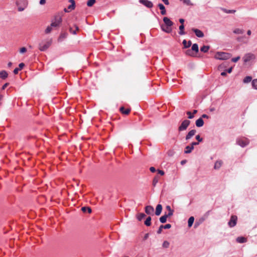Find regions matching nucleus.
I'll use <instances>...</instances> for the list:
<instances>
[{"label": "nucleus", "mask_w": 257, "mask_h": 257, "mask_svg": "<svg viewBox=\"0 0 257 257\" xmlns=\"http://www.w3.org/2000/svg\"><path fill=\"white\" fill-rule=\"evenodd\" d=\"M161 29L164 32H165L167 33H170L172 31L171 27L165 26L163 25L161 26Z\"/></svg>", "instance_id": "obj_12"}, {"label": "nucleus", "mask_w": 257, "mask_h": 257, "mask_svg": "<svg viewBox=\"0 0 257 257\" xmlns=\"http://www.w3.org/2000/svg\"><path fill=\"white\" fill-rule=\"evenodd\" d=\"M62 22V17L59 15H56L54 19L52 21L50 26L53 28L59 27Z\"/></svg>", "instance_id": "obj_1"}, {"label": "nucleus", "mask_w": 257, "mask_h": 257, "mask_svg": "<svg viewBox=\"0 0 257 257\" xmlns=\"http://www.w3.org/2000/svg\"><path fill=\"white\" fill-rule=\"evenodd\" d=\"M168 217V216L167 215V214H165L160 218V221L162 223H164L167 221Z\"/></svg>", "instance_id": "obj_22"}, {"label": "nucleus", "mask_w": 257, "mask_h": 257, "mask_svg": "<svg viewBox=\"0 0 257 257\" xmlns=\"http://www.w3.org/2000/svg\"><path fill=\"white\" fill-rule=\"evenodd\" d=\"M196 139L198 141V143L202 142L203 140L202 138L199 135L196 136Z\"/></svg>", "instance_id": "obj_47"}, {"label": "nucleus", "mask_w": 257, "mask_h": 257, "mask_svg": "<svg viewBox=\"0 0 257 257\" xmlns=\"http://www.w3.org/2000/svg\"><path fill=\"white\" fill-rule=\"evenodd\" d=\"M183 44L184 47L185 48H187L189 47L191 45L192 43H191V41H189L188 42H187L186 40H184L183 41Z\"/></svg>", "instance_id": "obj_23"}, {"label": "nucleus", "mask_w": 257, "mask_h": 257, "mask_svg": "<svg viewBox=\"0 0 257 257\" xmlns=\"http://www.w3.org/2000/svg\"><path fill=\"white\" fill-rule=\"evenodd\" d=\"M173 212L174 211L171 209L169 211V213L168 214H167V215L168 216V217H170V216H171L173 215Z\"/></svg>", "instance_id": "obj_48"}, {"label": "nucleus", "mask_w": 257, "mask_h": 257, "mask_svg": "<svg viewBox=\"0 0 257 257\" xmlns=\"http://www.w3.org/2000/svg\"><path fill=\"white\" fill-rule=\"evenodd\" d=\"M196 133V131L195 130H192L189 131L186 136V140H188L190 139L193 136L195 135Z\"/></svg>", "instance_id": "obj_11"}, {"label": "nucleus", "mask_w": 257, "mask_h": 257, "mask_svg": "<svg viewBox=\"0 0 257 257\" xmlns=\"http://www.w3.org/2000/svg\"><path fill=\"white\" fill-rule=\"evenodd\" d=\"M239 59H240L239 56L236 57L235 58H233L231 59V62L236 63Z\"/></svg>", "instance_id": "obj_44"}, {"label": "nucleus", "mask_w": 257, "mask_h": 257, "mask_svg": "<svg viewBox=\"0 0 257 257\" xmlns=\"http://www.w3.org/2000/svg\"><path fill=\"white\" fill-rule=\"evenodd\" d=\"M231 55L225 52H218L215 55V58L219 60H227L230 59Z\"/></svg>", "instance_id": "obj_2"}, {"label": "nucleus", "mask_w": 257, "mask_h": 257, "mask_svg": "<svg viewBox=\"0 0 257 257\" xmlns=\"http://www.w3.org/2000/svg\"><path fill=\"white\" fill-rule=\"evenodd\" d=\"M232 70V67H231L229 68V69H228L227 70V72L228 73H231V72Z\"/></svg>", "instance_id": "obj_56"}, {"label": "nucleus", "mask_w": 257, "mask_h": 257, "mask_svg": "<svg viewBox=\"0 0 257 257\" xmlns=\"http://www.w3.org/2000/svg\"><path fill=\"white\" fill-rule=\"evenodd\" d=\"M202 117L203 118H208V116L205 114H204L202 115Z\"/></svg>", "instance_id": "obj_60"}, {"label": "nucleus", "mask_w": 257, "mask_h": 257, "mask_svg": "<svg viewBox=\"0 0 257 257\" xmlns=\"http://www.w3.org/2000/svg\"><path fill=\"white\" fill-rule=\"evenodd\" d=\"M69 2L71 3V5L68 7L67 9L65 8L64 9V11L65 13H69L71 11L74 10L75 8V2L74 0H69Z\"/></svg>", "instance_id": "obj_6"}, {"label": "nucleus", "mask_w": 257, "mask_h": 257, "mask_svg": "<svg viewBox=\"0 0 257 257\" xmlns=\"http://www.w3.org/2000/svg\"><path fill=\"white\" fill-rule=\"evenodd\" d=\"M158 7L161 10V14L162 15H165L166 14V11L165 8L163 4H158Z\"/></svg>", "instance_id": "obj_18"}, {"label": "nucleus", "mask_w": 257, "mask_h": 257, "mask_svg": "<svg viewBox=\"0 0 257 257\" xmlns=\"http://www.w3.org/2000/svg\"><path fill=\"white\" fill-rule=\"evenodd\" d=\"M46 3V0H40V4L41 5H44Z\"/></svg>", "instance_id": "obj_55"}, {"label": "nucleus", "mask_w": 257, "mask_h": 257, "mask_svg": "<svg viewBox=\"0 0 257 257\" xmlns=\"http://www.w3.org/2000/svg\"><path fill=\"white\" fill-rule=\"evenodd\" d=\"M184 26L183 24L181 25L179 27V30H180V31H179V34L181 35H184L185 34V32L184 31Z\"/></svg>", "instance_id": "obj_30"}, {"label": "nucleus", "mask_w": 257, "mask_h": 257, "mask_svg": "<svg viewBox=\"0 0 257 257\" xmlns=\"http://www.w3.org/2000/svg\"><path fill=\"white\" fill-rule=\"evenodd\" d=\"M151 217L149 216L147 218L144 223L147 226H150L151 225Z\"/></svg>", "instance_id": "obj_27"}, {"label": "nucleus", "mask_w": 257, "mask_h": 257, "mask_svg": "<svg viewBox=\"0 0 257 257\" xmlns=\"http://www.w3.org/2000/svg\"><path fill=\"white\" fill-rule=\"evenodd\" d=\"M145 212L149 215H153L154 212V209L152 206H147L145 207Z\"/></svg>", "instance_id": "obj_8"}, {"label": "nucleus", "mask_w": 257, "mask_h": 257, "mask_svg": "<svg viewBox=\"0 0 257 257\" xmlns=\"http://www.w3.org/2000/svg\"><path fill=\"white\" fill-rule=\"evenodd\" d=\"M24 66L25 65H19V67L16 68L14 69V74H18L19 71H20L23 69Z\"/></svg>", "instance_id": "obj_28"}, {"label": "nucleus", "mask_w": 257, "mask_h": 257, "mask_svg": "<svg viewBox=\"0 0 257 257\" xmlns=\"http://www.w3.org/2000/svg\"><path fill=\"white\" fill-rule=\"evenodd\" d=\"M192 150L191 149V148H190V146H187L185 148V153H186V154L190 153L192 152Z\"/></svg>", "instance_id": "obj_38"}, {"label": "nucleus", "mask_w": 257, "mask_h": 257, "mask_svg": "<svg viewBox=\"0 0 257 257\" xmlns=\"http://www.w3.org/2000/svg\"><path fill=\"white\" fill-rule=\"evenodd\" d=\"M237 217L235 215H232L229 221L228 224L229 227H233L236 225L237 222Z\"/></svg>", "instance_id": "obj_7"}, {"label": "nucleus", "mask_w": 257, "mask_h": 257, "mask_svg": "<svg viewBox=\"0 0 257 257\" xmlns=\"http://www.w3.org/2000/svg\"><path fill=\"white\" fill-rule=\"evenodd\" d=\"M234 33L237 34H241L243 33V31L242 30L239 29H235L233 31Z\"/></svg>", "instance_id": "obj_36"}, {"label": "nucleus", "mask_w": 257, "mask_h": 257, "mask_svg": "<svg viewBox=\"0 0 257 257\" xmlns=\"http://www.w3.org/2000/svg\"><path fill=\"white\" fill-rule=\"evenodd\" d=\"M209 49V46H203L200 49L201 51L203 52H207Z\"/></svg>", "instance_id": "obj_32"}, {"label": "nucleus", "mask_w": 257, "mask_h": 257, "mask_svg": "<svg viewBox=\"0 0 257 257\" xmlns=\"http://www.w3.org/2000/svg\"><path fill=\"white\" fill-rule=\"evenodd\" d=\"M236 241L238 243H244L247 241V239L244 237L240 236L236 238Z\"/></svg>", "instance_id": "obj_20"}, {"label": "nucleus", "mask_w": 257, "mask_h": 257, "mask_svg": "<svg viewBox=\"0 0 257 257\" xmlns=\"http://www.w3.org/2000/svg\"><path fill=\"white\" fill-rule=\"evenodd\" d=\"M199 144V143L198 142H192L191 143V145H193V146H195V145H197Z\"/></svg>", "instance_id": "obj_59"}, {"label": "nucleus", "mask_w": 257, "mask_h": 257, "mask_svg": "<svg viewBox=\"0 0 257 257\" xmlns=\"http://www.w3.org/2000/svg\"><path fill=\"white\" fill-rule=\"evenodd\" d=\"M194 221V218L193 216H191L188 221V226L189 227H190L192 226V224Z\"/></svg>", "instance_id": "obj_25"}, {"label": "nucleus", "mask_w": 257, "mask_h": 257, "mask_svg": "<svg viewBox=\"0 0 257 257\" xmlns=\"http://www.w3.org/2000/svg\"><path fill=\"white\" fill-rule=\"evenodd\" d=\"M146 217L145 214L144 213H140L137 214V218L138 220L141 221Z\"/></svg>", "instance_id": "obj_26"}, {"label": "nucleus", "mask_w": 257, "mask_h": 257, "mask_svg": "<svg viewBox=\"0 0 257 257\" xmlns=\"http://www.w3.org/2000/svg\"><path fill=\"white\" fill-rule=\"evenodd\" d=\"M186 54L189 56H193L194 55V53L193 52V51L191 49H189L186 51Z\"/></svg>", "instance_id": "obj_40"}, {"label": "nucleus", "mask_w": 257, "mask_h": 257, "mask_svg": "<svg viewBox=\"0 0 257 257\" xmlns=\"http://www.w3.org/2000/svg\"><path fill=\"white\" fill-rule=\"evenodd\" d=\"M179 22H180V23H181V24H182H182H183V23H184V19H180L179 20Z\"/></svg>", "instance_id": "obj_58"}, {"label": "nucleus", "mask_w": 257, "mask_h": 257, "mask_svg": "<svg viewBox=\"0 0 257 257\" xmlns=\"http://www.w3.org/2000/svg\"><path fill=\"white\" fill-rule=\"evenodd\" d=\"M187 114L188 115V118L192 119L194 117V115L192 114L190 111H187Z\"/></svg>", "instance_id": "obj_45"}, {"label": "nucleus", "mask_w": 257, "mask_h": 257, "mask_svg": "<svg viewBox=\"0 0 257 257\" xmlns=\"http://www.w3.org/2000/svg\"><path fill=\"white\" fill-rule=\"evenodd\" d=\"M81 210L83 212H85L87 211L89 213H90L91 212V209L89 207H83L81 208Z\"/></svg>", "instance_id": "obj_29"}, {"label": "nucleus", "mask_w": 257, "mask_h": 257, "mask_svg": "<svg viewBox=\"0 0 257 257\" xmlns=\"http://www.w3.org/2000/svg\"><path fill=\"white\" fill-rule=\"evenodd\" d=\"M119 110L122 114H126V115L128 114L131 111V109H130V108L125 109L124 107H121L119 108Z\"/></svg>", "instance_id": "obj_17"}, {"label": "nucleus", "mask_w": 257, "mask_h": 257, "mask_svg": "<svg viewBox=\"0 0 257 257\" xmlns=\"http://www.w3.org/2000/svg\"><path fill=\"white\" fill-rule=\"evenodd\" d=\"M140 2L149 8H151L153 6V3L148 0H140Z\"/></svg>", "instance_id": "obj_9"}, {"label": "nucleus", "mask_w": 257, "mask_h": 257, "mask_svg": "<svg viewBox=\"0 0 257 257\" xmlns=\"http://www.w3.org/2000/svg\"><path fill=\"white\" fill-rule=\"evenodd\" d=\"M9 85V83H5L3 86H2V90H4L6 89V88Z\"/></svg>", "instance_id": "obj_52"}, {"label": "nucleus", "mask_w": 257, "mask_h": 257, "mask_svg": "<svg viewBox=\"0 0 257 257\" xmlns=\"http://www.w3.org/2000/svg\"><path fill=\"white\" fill-rule=\"evenodd\" d=\"M95 0H88L87 2V5L89 7H92L95 3Z\"/></svg>", "instance_id": "obj_33"}, {"label": "nucleus", "mask_w": 257, "mask_h": 257, "mask_svg": "<svg viewBox=\"0 0 257 257\" xmlns=\"http://www.w3.org/2000/svg\"><path fill=\"white\" fill-rule=\"evenodd\" d=\"M162 206L161 204H158L156 207V208L155 214L157 216L160 215L162 212Z\"/></svg>", "instance_id": "obj_15"}, {"label": "nucleus", "mask_w": 257, "mask_h": 257, "mask_svg": "<svg viewBox=\"0 0 257 257\" xmlns=\"http://www.w3.org/2000/svg\"><path fill=\"white\" fill-rule=\"evenodd\" d=\"M221 75L223 76H225L226 75V71H223L221 73Z\"/></svg>", "instance_id": "obj_57"}, {"label": "nucleus", "mask_w": 257, "mask_h": 257, "mask_svg": "<svg viewBox=\"0 0 257 257\" xmlns=\"http://www.w3.org/2000/svg\"><path fill=\"white\" fill-rule=\"evenodd\" d=\"M252 77L251 76H246L243 80L244 83H248L251 81Z\"/></svg>", "instance_id": "obj_31"}, {"label": "nucleus", "mask_w": 257, "mask_h": 257, "mask_svg": "<svg viewBox=\"0 0 257 257\" xmlns=\"http://www.w3.org/2000/svg\"><path fill=\"white\" fill-rule=\"evenodd\" d=\"M222 10L226 13H235L236 12L235 10H228V11L225 9H222Z\"/></svg>", "instance_id": "obj_42"}, {"label": "nucleus", "mask_w": 257, "mask_h": 257, "mask_svg": "<svg viewBox=\"0 0 257 257\" xmlns=\"http://www.w3.org/2000/svg\"><path fill=\"white\" fill-rule=\"evenodd\" d=\"M8 75V73L5 71L3 70L0 71V78L2 79H5L6 78H7Z\"/></svg>", "instance_id": "obj_19"}, {"label": "nucleus", "mask_w": 257, "mask_h": 257, "mask_svg": "<svg viewBox=\"0 0 257 257\" xmlns=\"http://www.w3.org/2000/svg\"><path fill=\"white\" fill-rule=\"evenodd\" d=\"M222 164V161H217L215 162L214 165V169H218L220 168Z\"/></svg>", "instance_id": "obj_21"}, {"label": "nucleus", "mask_w": 257, "mask_h": 257, "mask_svg": "<svg viewBox=\"0 0 257 257\" xmlns=\"http://www.w3.org/2000/svg\"><path fill=\"white\" fill-rule=\"evenodd\" d=\"M190 123V121L188 119H185L182 121L181 125L178 127V130L180 132L186 130Z\"/></svg>", "instance_id": "obj_4"}, {"label": "nucleus", "mask_w": 257, "mask_h": 257, "mask_svg": "<svg viewBox=\"0 0 257 257\" xmlns=\"http://www.w3.org/2000/svg\"><path fill=\"white\" fill-rule=\"evenodd\" d=\"M52 30V27L51 26H49L47 27V28L45 30V32L46 34L50 33Z\"/></svg>", "instance_id": "obj_37"}, {"label": "nucleus", "mask_w": 257, "mask_h": 257, "mask_svg": "<svg viewBox=\"0 0 257 257\" xmlns=\"http://www.w3.org/2000/svg\"><path fill=\"white\" fill-rule=\"evenodd\" d=\"M195 124L197 127H201L204 124V121L202 118H199L196 120Z\"/></svg>", "instance_id": "obj_16"}, {"label": "nucleus", "mask_w": 257, "mask_h": 257, "mask_svg": "<svg viewBox=\"0 0 257 257\" xmlns=\"http://www.w3.org/2000/svg\"><path fill=\"white\" fill-rule=\"evenodd\" d=\"M27 51V49L25 47H22L20 49V52L21 53H25Z\"/></svg>", "instance_id": "obj_43"}, {"label": "nucleus", "mask_w": 257, "mask_h": 257, "mask_svg": "<svg viewBox=\"0 0 257 257\" xmlns=\"http://www.w3.org/2000/svg\"><path fill=\"white\" fill-rule=\"evenodd\" d=\"M166 209H167L168 211H169V210H171V209H171V207H170V206H169V205H167V206H166Z\"/></svg>", "instance_id": "obj_61"}, {"label": "nucleus", "mask_w": 257, "mask_h": 257, "mask_svg": "<svg viewBox=\"0 0 257 257\" xmlns=\"http://www.w3.org/2000/svg\"><path fill=\"white\" fill-rule=\"evenodd\" d=\"M192 31L195 33L197 37L202 38L204 36L203 32L197 29H192Z\"/></svg>", "instance_id": "obj_13"}, {"label": "nucleus", "mask_w": 257, "mask_h": 257, "mask_svg": "<svg viewBox=\"0 0 257 257\" xmlns=\"http://www.w3.org/2000/svg\"><path fill=\"white\" fill-rule=\"evenodd\" d=\"M191 50L195 52V54H197L199 51L198 45L197 44H194L192 46Z\"/></svg>", "instance_id": "obj_24"}, {"label": "nucleus", "mask_w": 257, "mask_h": 257, "mask_svg": "<svg viewBox=\"0 0 257 257\" xmlns=\"http://www.w3.org/2000/svg\"><path fill=\"white\" fill-rule=\"evenodd\" d=\"M243 62L245 63H252L255 59V56L251 53L246 54L243 58Z\"/></svg>", "instance_id": "obj_3"}, {"label": "nucleus", "mask_w": 257, "mask_h": 257, "mask_svg": "<svg viewBox=\"0 0 257 257\" xmlns=\"http://www.w3.org/2000/svg\"><path fill=\"white\" fill-rule=\"evenodd\" d=\"M67 34L66 33H61L59 37V40L65 38Z\"/></svg>", "instance_id": "obj_39"}, {"label": "nucleus", "mask_w": 257, "mask_h": 257, "mask_svg": "<svg viewBox=\"0 0 257 257\" xmlns=\"http://www.w3.org/2000/svg\"><path fill=\"white\" fill-rule=\"evenodd\" d=\"M199 225V223L196 222L195 223L194 226H195V227H197Z\"/></svg>", "instance_id": "obj_63"}, {"label": "nucleus", "mask_w": 257, "mask_h": 257, "mask_svg": "<svg viewBox=\"0 0 257 257\" xmlns=\"http://www.w3.org/2000/svg\"><path fill=\"white\" fill-rule=\"evenodd\" d=\"M51 40L49 41H48L45 44H44L43 46H41L40 47V48L39 49L43 51H45L46 50V49H47L51 45Z\"/></svg>", "instance_id": "obj_10"}, {"label": "nucleus", "mask_w": 257, "mask_h": 257, "mask_svg": "<svg viewBox=\"0 0 257 257\" xmlns=\"http://www.w3.org/2000/svg\"><path fill=\"white\" fill-rule=\"evenodd\" d=\"M164 229H169L171 227V225L170 224H167L165 225H163Z\"/></svg>", "instance_id": "obj_49"}, {"label": "nucleus", "mask_w": 257, "mask_h": 257, "mask_svg": "<svg viewBox=\"0 0 257 257\" xmlns=\"http://www.w3.org/2000/svg\"><path fill=\"white\" fill-rule=\"evenodd\" d=\"M163 21L166 25L165 26L171 27L173 25V23L168 17H164Z\"/></svg>", "instance_id": "obj_14"}, {"label": "nucleus", "mask_w": 257, "mask_h": 257, "mask_svg": "<svg viewBox=\"0 0 257 257\" xmlns=\"http://www.w3.org/2000/svg\"><path fill=\"white\" fill-rule=\"evenodd\" d=\"M163 228H164L163 225H161L160 226V227H159V229H158V231H157V233H158V234H160V233H162V229H163Z\"/></svg>", "instance_id": "obj_46"}, {"label": "nucleus", "mask_w": 257, "mask_h": 257, "mask_svg": "<svg viewBox=\"0 0 257 257\" xmlns=\"http://www.w3.org/2000/svg\"><path fill=\"white\" fill-rule=\"evenodd\" d=\"M159 178L158 176H155L153 180V185L155 186L159 181Z\"/></svg>", "instance_id": "obj_34"}, {"label": "nucleus", "mask_w": 257, "mask_h": 257, "mask_svg": "<svg viewBox=\"0 0 257 257\" xmlns=\"http://www.w3.org/2000/svg\"><path fill=\"white\" fill-rule=\"evenodd\" d=\"M69 31L70 32H71L74 35H75L76 34V31H72V28H69Z\"/></svg>", "instance_id": "obj_54"}, {"label": "nucleus", "mask_w": 257, "mask_h": 257, "mask_svg": "<svg viewBox=\"0 0 257 257\" xmlns=\"http://www.w3.org/2000/svg\"><path fill=\"white\" fill-rule=\"evenodd\" d=\"M150 170L152 173H154L156 172V169L154 167H150Z\"/></svg>", "instance_id": "obj_51"}, {"label": "nucleus", "mask_w": 257, "mask_h": 257, "mask_svg": "<svg viewBox=\"0 0 257 257\" xmlns=\"http://www.w3.org/2000/svg\"><path fill=\"white\" fill-rule=\"evenodd\" d=\"M24 10V8H22V7H19V8H18V10H19V11H20V12H21V11H23Z\"/></svg>", "instance_id": "obj_62"}, {"label": "nucleus", "mask_w": 257, "mask_h": 257, "mask_svg": "<svg viewBox=\"0 0 257 257\" xmlns=\"http://www.w3.org/2000/svg\"><path fill=\"white\" fill-rule=\"evenodd\" d=\"M162 1L164 3V4L166 5H169V2L168 0H162Z\"/></svg>", "instance_id": "obj_53"}, {"label": "nucleus", "mask_w": 257, "mask_h": 257, "mask_svg": "<svg viewBox=\"0 0 257 257\" xmlns=\"http://www.w3.org/2000/svg\"><path fill=\"white\" fill-rule=\"evenodd\" d=\"M75 29H75V31H76V32L77 31H78V30H79V28H78V27L77 26L75 25Z\"/></svg>", "instance_id": "obj_64"}, {"label": "nucleus", "mask_w": 257, "mask_h": 257, "mask_svg": "<svg viewBox=\"0 0 257 257\" xmlns=\"http://www.w3.org/2000/svg\"><path fill=\"white\" fill-rule=\"evenodd\" d=\"M252 86L253 88L257 89V79H255L252 80Z\"/></svg>", "instance_id": "obj_35"}, {"label": "nucleus", "mask_w": 257, "mask_h": 257, "mask_svg": "<svg viewBox=\"0 0 257 257\" xmlns=\"http://www.w3.org/2000/svg\"><path fill=\"white\" fill-rule=\"evenodd\" d=\"M237 143L242 147H244L249 143V141L246 138H241L237 140Z\"/></svg>", "instance_id": "obj_5"}, {"label": "nucleus", "mask_w": 257, "mask_h": 257, "mask_svg": "<svg viewBox=\"0 0 257 257\" xmlns=\"http://www.w3.org/2000/svg\"><path fill=\"white\" fill-rule=\"evenodd\" d=\"M158 174H159L160 175H161V176H163L165 174V172L163 170H158L157 171Z\"/></svg>", "instance_id": "obj_50"}, {"label": "nucleus", "mask_w": 257, "mask_h": 257, "mask_svg": "<svg viewBox=\"0 0 257 257\" xmlns=\"http://www.w3.org/2000/svg\"><path fill=\"white\" fill-rule=\"evenodd\" d=\"M169 242L167 241H164L163 243V247L164 248H168L169 246Z\"/></svg>", "instance_id": "obj_41"}]
</instances>
